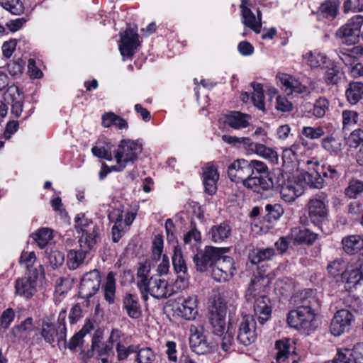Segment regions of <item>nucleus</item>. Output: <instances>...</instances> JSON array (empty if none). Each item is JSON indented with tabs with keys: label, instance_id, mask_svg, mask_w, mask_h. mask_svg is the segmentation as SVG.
Wrapping results in <instances>:
<instances>
[{
	"label": "nucleus",
	"instance_id": "25",
	"mask_svg": "<svg viewBox=\"0 0 363 363\" xmlns=\"http://www.w3.org/2000/svg\"><path fill=\"white\" fill-rule=\"evenodd\" d=\"M74 222L75 228L79 233H82V236L80 238H82L83 237H94V240L96 244L98 233L96 230V227L93 222L86 218L83 213L77 215L74 218Z\"/></svg>",
	"mask_w": 363,
	"mask_h": 363
},
{
	"label": "nucleus",
	"instance_id": "18",
	"mask_svg": "<svg viewBox=\"0 0 363 363\" xmlns=\"http://www.w3.org/2000/svg\"><path fill=\"white\" fill-rule=\"evenodd\" d=\"M308 207L309 218L315 225H319L327 218L325 197L318 196L310 199Z\"/></svg>",
	"mask_w": 363,
	"mask_h": 363
},
{
	"label": "nucleus",
	"instance_id": "47",
	"mask_svg": "<svg viewBox=\"0 0 363 363\" xmlns=\"http://www.w3.org/2000/svg\"><path fill=\"white\" fill-rule=\"evenodd\" d=\"M330 102L325 97H319L313 104L312 110L310 111L315 118H323L329 110Z\"/></svg>",
	"mask_w": 363,
	"mask_h": 363
},
{
	"label": "nucleus",
	"instance_id": "50",
	"mask_svg": "<svg viewBox=\"0 0 363 363\" xmlns=\"http://www.w3.org/2000/svg\"><path fill=\"white\" fill-rule=\"evenodd\" d=\"M267 219L269 222L279 220L284 213L282 206L279 203H269L265 206Z\"/></svg>",
	"mask_w": 363,
	"mask_h": 363
},
{
	"label": "nucleus",
	"instance_id": "53",
	"mask_svg": "<svg viewBox=\"0 0 363 363\" xmlns=\"http://www.w3.org/2000/svg\"><path fill=\"white\" fill-rule=\"evenodd\" d=\"M92 154L100 159H104L108 161L112 160V153L111 147L107 145H96L91 148Z\"/></svg>",
	"mask_w": 363,
	"mask_h": 363
},
{
	"label": "nucleus",
	"instance_id": "48",
	"mask_svg": "<svg viewBox=\"0 0 363 363\" xmlns=\"http://www.w3.org/2000/svg\"><path fill=\"white\" fill-rule=\"evenodd\" d=\"M254 92L251 96V100L253 102L255 106L258 109L264 111V96L263 93V89L261 84L252 83Z\"/></svg>",
	"mask_w": 363,
	"mask_h": 363
},
{
	"label": "nucleus",
	"instance_id": "32",
	"mask_svg": "<svg viewBox=\"0 0 363 363\" xmlns=\"http://www.w3.org/2000/svg\"><path fill=\"white\" fill-rule=\"evenodd\" d=\"M340 3L336 1L326 0L318 8L317 16L319 20L323 18L333 19L337 13Z\"/></svg>",
	"mask_w": 363,
	"mask_h": 363
},
{
	"label": "nucleus",
	"instance_id": "49",
	"mask_svg": "<svg viewBox=\"0 0 363 363\" xmlns=\"http://www.w3.org/2000/svg\"><path fill=\"white\" fill-rule=\"evenodd\" d=\"M0 5L13 15L23 13L24 6L20 0H0Z\"/></svg>",
	"mask_w": 363,
	"mask_h": 363
},
{
	"label": "nucleus",
	"instance_id": "31",
	"mask_svg": "<svg viewBox=\"0 0 363 363\" xmlns=\"http://www.w3.org/2000/svg\"><path fill=\"white\" fill-rule=\"evenodd\" d=\"M231 228L226 223L215 225L210 229L208 236L213 242H222L230 237Z\"/></svg>",
	"mask_w": 363,
	"mask_h": 363
},
{
	"label": "nucleus",
	"instance_id": "26",
	"mask_svg": "<svg viewBox=\"0 0 363 363\" xmlns=\"http://www.w3.org/2000/svg\"><path fill=\"white\" fill-rule=\"evenodd\" d=\"M251 116L240 111H230L225 116V123L234 130H240L250 125Z\"/></svg>",
	"mask_w": 363,
	"mask_h": 363
},
{
	"label": "nucleus",
	"instance_id": "64",
	"mask_svg": "<svg viewBox=\"0 0 363 363\" xmlns=\"http://www.w3.org/2000/svg\"><path fill=\"white\" fill-rule=\"evenodd\" d=\"M249 166L250 167L251 171L250 172V177H254L253 174L255 172L262 174V173H267L268 172V167L267 164L259 160H248Z\"/></svg>",
	"mask_w": 363,
	"mask_h": 363
},
{
	"label": "nucleus",
	"instance_id": "59",
	"mask_svg": "<svg viewBox=\"0 0 363 363\" xmlns=\"http://www.w3.org/2000/svg\"><path fill=\"white\" fill-rule=\"evenodd\" d=\"M149 272L150 270L145 265L140 266L138 269L137 276L138 280L137 285L142 292L144 287L147 285V283L149 282V279H147Z\"/></svg>",
	"mask_w": 363,
	"mask_h": 363
},
{
	"label": "nucleus",
	"instance_id": "3",
	"mask_svg": "<svg viewBox=\"0 0 363 363\" xmlns=\"http://www.w3.org/2000/svg\"><path fill=\"white\" fill-rule=\"evenodd\" d=\"M250 171L248 160L237 159L228 165L227 172L230 181L242 182L244 186L257 193L269 190L274 185L271 178L262 176L250 177Z\"/></svg>",
	"mask_w": 363,
	"mask_h": 363
},
{
	"label": "nucleus",
	"instance_id": "22",
	"mask_svg": "<svg viewBox=\"0 0 363 363\" xmlns=\"http://www.w3.org/2000/svg\"><path fill=\"white\" fill-rule=\"evenodd\" d=\"M177 311L178 315L186 320H193L196 318L197 310V298L195 296H188L186 298L179 299Z\"/></svg>",
	"mask_w": 363,
	"mask_h": 363
},
{
	"label": "nucleus",
	"instance_id": "56",
	"mask_svg": "<svg viewBox=\"0 0 363 363\" xmlns=\"http://www.w3.org/2000/svg\"><path fill=\"white\" fill-rule=\"evenodd\" d=\"M363 191V182L359 180H351L345 189V194L350 199L355 198Z\"/></svg>",
	"mask_w": 363,
	"mask_h": 363
},
{
	"label": "nucleus",
	"instance_id": "33",
	"mask_svg": "<svg viewBox=\"0 0 363 363\" xmlns=\"http://www.w3.org/2000/svg\"><path fill=\"white\" fill-rule=\"evenodd\" d=\"M341 280L343 282L354 286L363 280V274L354 263L351 262L342 272Z\"/></svg>",
	"mask_w": 363,
	"mask_h": 363
},
{
	"label": "nucleus",
	"instance_id": "51",
	"mask_svg": "<svg viewBox=\"0 0 363 363\" xmlns=\"http://www.w3.org/2000/svg\"><path fill=\"white\" fill-rule=\"evenodd\" d=\"M52 231L49 228H41L33 235V238L40 248H44L52 239Z\"/></svg>",
	"mask_w": 363,
	"mask_h": 363
},
{
	"label": "nucleus",
	"instance_id": "39",
	"mask_svg": "<svg viewBox=\"0 0 363 363\" xmlns=\"http://www.w3.org/2000/svg\"><path fill=\"white\" fill-rule=\"evenodd\" d=\"M275 347L277 350L276 360L272 363H289L290 341L289 340H278L276 342Z\"/></svg>",
	"mask_w": 363,
	"mask_h": 363
},
{
	"label": "nucleus",
	"instance_id": "14",
	"mask_svg": "<svg viewBox=\"0 0 363 363\" xmlns=\"http://www.w3.org/2000/svg\"><path fill=\"white\" fill-rule=\"evenodd\" d=\"M101 276L97 269L86 273L82 277L79 286V296L82 298H89L99 289Z\"/></svg>",
	"mask_w": 363,
	"mask_h": 363
},
{
	"label": "nucleus",
	"instance_id": "62",
	"mask_svg": "<svg viewBox=\"0 0 363 363\" xmlns=\"http://www.w3.org/2000/svg\"><path fill=\"white\" fill-rule=\"evenodd\" d=\"M345 262L342 259H336L331 263H330L327 269L328 272L333 277H337L338 275L341 276L342 272L345 269Z\"/></svg>",
	"mask_w": 363,
	"mask_h": 363
},
{
	"label": "nucleus",
	"instance_id": "63",
	"mask_svg": "<svg viewBox=\"0 0 363 363\" xmlns=\"http://www.w3.org/2000/svg\"><path fill=\"white\" fill-rule=\"evenodd\" d=\"M48 262L50 263V266L53 268H57L58 267L61 266L65 259L64 254L60 251L54 250L52 251L48 257Z\"/></svg>",
	"mask_w": 363,
	"mask_h": 363
},
{
	"label": "nucleus",
	"instance_id": "15",
	"mask_svg": "<svg viewBox=\"0 0 363 363\" xmlns=\"http://www.w3.org/2000/svg\"><path fill=\"white\" fill-rule=\"evenodd\" d=\"M308 171L303 174L304 182L311 187L321 189L324 185V179L320 170V162L318 159L312 158L306 160Z\"/></svg>",
	"mask_w": 363,
	"mask_h": 363
},
{
	"label": "nucleus",
	"instance_id": "23",
	"mask_svg": "<svg viewBox=\"0 0 363 363\" xmlns=\"http://www.w3.org/2000/svg\"><path fill=\"white\" fill-rule=\"evenodd\" d=\"M40 335L48 344L54 343L56 340H63L65 337L59 332L49 317H45L42 320Z\"/></svg>",
	"mask_w": 363,
	"mask_h": 363
},
{
	"label": "nucleus",
	"instance_id": "34",
	"mask_svg": "<svg viewBox=\"0 0 363 363\" xmlns=\"http://www.w3.org/2000/svg\"><path fill=\"white\" fill-rule=\"evenodd\" d=\"M275 255V251L272 247L256 248L252 250L248 255L250 262L257 264L262 262L270 260Z\"/></svg>",
	"mask_w": 363,
	"mask_h": 363
},
{
	"label": "nucleus",
	"instance_id": "2",
	"mask_svg": "<svg viewBox=\"0 0 363 363\" xmlns=\"http://www.w3.org/2000/svg\"><path fill=\"white\" fill-rule=\"evenodd\" d=\"M301 306L288 313L289 325L297 330H311L315 328V312L320 307V301L312 291L301 297Z\"/></svg>",
	"mask_w": 363,
	"mask_h": 363
},
{
	"label": "nucleus",
	"instance_id": "38",
	"mask_svg": "<svg viewBox=\"0 0 363 363\" xmlns=\"http://www.w3.org/2000/svg\"><path fill=\"white\" fill-rule=\"evenodd\" d=\"M101 119L102 125L105 128H109L112 125H114L120 130L127 129L128 128L126 120L113 112L106 113L102 116Z\"/></svg>",
	"mask_w": 363,
	"mask_h": 363
},
{
	"label": "nucleus",
	"instance_id": "41",
	"mask_svg": "<svg viewBox=\"0 0 363 363\" xmlns=\"http://www.w3.org/2000/svg\"><path fill=\"white\" fill-rule=\"evenodd\" d=\"M345 96L351 104H356L362 98L363 83L359 82H350L346 89Z\"/></svg>",
	"mask_w": 363,
	"mask_h": 363
},
{
	"label": "nucleus",
	"instance_id": "24",
	"mask_svg": "<svg viewBox=\"0 0 363 363\" xmlns=\"http://www.w3.org/2000/svg\"><path fill=\"white\" fill-rule=\"evenodd\" d=\"M122 308L130 318L138 319L142 315L141 306L137 295L126 293L122 298Z\"/></svg>",
	"mask_w": 363,
	"mask_h": 363
},
{
	"label": "nucleus",
	"instance_id": "37",
	"mask_svg": "<svg viewBox=\"0 0 363 363\" xmlns=\"http://www.w3.org/2000/svg\"><path fill=\"white\" fill-rule=\"evenodd\" d=\"M321 147L330 155H339L342 151V145L340 140L335 138L333 134L328 135L321 140Z\"/></svg>",
	"mask_w": 363,
	"mask_h": 363
},
{
	"label": "nucleus",
	"instance_id": "12",
	"mask_svg": "<svg viewBox=\"0 0 363 363\" xmlns=\"http://www.w3.org/2000/svg\"><path fill=\"white\" fill-rule=\"evenodd\" d=\"M354 320V315L348 310L342 309L337 311L330 323L331 334L334 336H340L348 332Z\"/></svg>",
	"mask_w": 363,
	"mask_h": 363
},
{
	"label": "nucleus",
	"instance_id": "30",
	"mask_svg": "<svg viewBox=\"0 0 363 363\" xmlns=\"http://www.w3.org/2000/svg\"><path fill=\"white\" fill-rule=\"evenodd\" d=\"M341 242L344 252L349 255H354L363 249V238L359 235L345 236Z\"/></svg>",
	"mask_w": 363,
	"mask_h": 363
},
{
	"label": "nucleus",
	"instance_id": "7",
	"mask_svg": "<svg viewBox=\"0 0 363 363\" xmlns=\"http://www.w3.org/2000/svg\"><path fill=\"white\" fill-rule=\"evenodd\" d=\"M362 25L363 16L356 15L340 26L336 30L335 35L347 45L355 44L359 39V33Z\"/></svg>",
	"mask_w": 363,
	"mask_h": 363
},
{
	"label": "nucleus",
	"instance_id": "10",
	"mask_svg": "<svg viewBox=\"0 0 363 363\" xmlns=\"http://www.w3.org/2000/svg\"><path fill=\"white\" fill-rule=\"evenodd\" d=\"M257 337L256 322L252 315H244L239 323L237 341L244 346L255 342Z\"/></svg>",
	"mask_w": 363,
	"mask_h": 363
},
{
	"label": "nucleus",
	"instance_id": "1",
	"mask_svg": "<svg viewBox=\"0 0 363 363\" xmlns=\"http://www.w3.org/2000/svg\"><path fill=\"white\" fill-rule=\"evenodd\" d=\"M227 306L223 297L220 294L213 298L208 321L212 334L220 338V346L223 351L230 350L234 342V334L230 326L226 325Z\"/></svg>",
	"mask_w": 363,
	"mask_h": 363
},
{
	"label": "nucleus",
	"instance_id": "61",
	"mask_svg": "<svg viewBox=\"0 0 363 363\" xmlns=\"http://www.w3.org/2000/svg\"><path fill=\"white\" fill-rule=\"evenodd\" d=\"M350 146L357 147L359 145L363 147V130L357 129L353 130L348 137Z\"/></svg>",
	"mask_w": 363,
	"mask_h": 363
},
{
	"label": "nucleus",
	"instance_id": "4",
	"mask_svg": "<svg viewBox=\"0 0 363 363\" xmlns=\"http://www.w3.org/2000/svg\"><path fill=\"white\" fill-rule=\"evenodd\" d=\"M264 281V278L262 277H255L251 280L245 294L247 301L253 303L255 315L262 325L264 324L272 315L270 300L262 291L265 284Z\"/></svg>",
	"mask_w": 363,
	"mask_h": 363
},
{
	"label": "nucleus",
	"instance_id": "60",
	"mask_svg": "<svg viewBox=\"0 0 363 363\" xmlns=\"http://www.w3.org/2000/svg\"><path fill=\"white\" fill-rule=\"evenodd\" d=\"M358 114L356 111L345 110L342 113L343 128H347L357 121Z\"/></svg>",
	"mask_w": 363,
	"mask_h": 363
},
{
	"label": "nucleus",
	"instance_id": "54",
	"mask_svg": "<svg viewBox=\"0 0 363 363\" xmlns=\"http://www.w3.org/2000/svg\"><path fill=\"white\" fill-rule=\"evenodd\" d=\"M191 230L184 235V242L185 244L193 245L200 242L201 235L200 232L196 229V223L194 220L191 221Z\"/></svg>",
	"mask_w": 363,
	"mask_h": 363
},
{
	"label": "nucleus",
	"instance_id": "52",
	"mask_svg": "<svg viewBox=\"0 0 363 363\" xmlns=\"http://www.w3.org/2000/svg\"><path fill=\"white\" fill-rule=\"evenodd\" d=\"M301 134L311 140H318L325 135V131L322 126H304Z\"/></svg>",
	"mask_w": 363,
	"mask_h": 363
},
{
	"label": "nucleus",
	"instance_id": "45",
	"mask_svg": "<svg viewBox=\"0 0 363 363\" xmlns=\"http://www.w3.org/2000/svg\"><path fill=\"white\" fill-rule=\"evenodd\" d=\"M135 362L138 363H152L156 359V354L149 347L140 348L136 345Z\"/></svg>",
	"mask_w": 363,
	"mask_h": 363
},
{
	"label": "nucleus",
	"instance_id": "9",
	"mask_svg": "<svg viewBox=\"0 0 363 363\" xmlns=\"http://www.w3.org/2000/svg\"><path fill=\"white\" fill-rule=\"evenodd\" d=\"M79 249L71 250L67 253V266L70 269H76L84 262L86 255L95 245L94 237L79 238Z\"/></svg>",
	"mask_w": 363,
	"mask_h": 363
},
{
	"label": "nucleus",
	"instance_id": "16",
	"mask_svg": "<svg viewBox=\"0 0 363 363\" xmlns=\"http://www.w3.org/2000/svg\"><path fill=\"white\" fill-rule=\"evenodd\" d=\"M137 27L128 28L125 33L121 35V44L119 45L121 54L123 57H131L133 56L135 50L139 45L138 35Z\"/></svg>",
	"mask_w": 363,
	"mask_h": 363
},
{
	"label": "nucleus",
	"instance_id": "57",
	"mask_svg": "<svg viewBox=\"0 0 363 363\" xmlns=\"http://www.w3.org/2000/svg\"><path fill=\"white\" fill-rule=\"evenodd\" d=\"M172 264L176 273L187 272V266L180 251H174Z\"/></svg>",
	"mask_w": 363,
	"mask_h": 363
},
{
	"label": "nucleus",
	"instance_id": "46",
	"mask_svg": "<svg viewBox=\"0 0 363 363\" xmlns=\"http://www.w3.org/2000/svg\"><path fill=\"white\" fill-rule=\"evenodd\" d=\"M253 153L272 162H276L278 160V154L274 149L267 147L261 143L256 144Z\"/></svg>",
	"mask_w": 363,
	"mask_h": 363
},
{
	"label": "nucleus",
	"instance_id": "42",
	"mask_svg": "<svg viewBox=\"0 0 363 363\" xmlns=\"http://www.w3.org/2000/svg\"><path fill=\"white\" fill-rule=\"evenodd\" d=\"M280 81L283 86L285 88V91L288 94L296 92L302 94L306 91L307 88L306 86L301 84L298 80L289 75H283L280 78Z\"/></svg>",
	"mask_w": 363,
	"mask_h": 363
},
{
	"label": "nucleus",
	"instance_id": "36",
	"mask_svg": "<svg viewBox=\"0 0 363 363\" xmlns=\"http://www.w3.org/2000/svg\"><path fill=\"white\" fill-rule=\"evenodd\" d=\"M115 273L110 272L106 276V283L102 286L105 300L109 304H113L116 298Z\"/></svg>",
	"mask_w": 363,
	"mask_h": 363
},
{
	"label": "nucleus",
	"instance_id": "13",
	"mask_svg": "<svg viewBox=\"0 0 363 363\" xmlns=\"http://www.w3.org/2000/svg\"><path fill=\"white\" fill-rule=\"evenodd\" d=\"M144 291L149 293L157 299H164L174 294L173 289L167 281L158 276L152 277L149 279V282L143 289V292Z\"/></svg>",
	"mask_w": 363,
	"mask_h": 363
},
{
	"label": "nucleus",
	"instance_id": "27",
	"mask_svg": "<svg viewBox=\"0 0 363 363\" xmlns=\"http://www.w3.org/2000/svg\"><path fill=\"white\" fill-rule=\"evenodd\" d=\"M36 279L30 277L18 279L16 280V291L18 295L29 298L36 291Z\"/></svg>",
	"mask_w": 363,
	"mask_h": 363
},
{
	"label": "nucleus",
	"instance_id": "5",
	"mask_svg": "<svg viewBox=\"0 0 363 363\" xmlns=\"http://www.w3.org/2000/svg\"><path fill=\"white\" fill-rule=\"evenodd\" d=\"M143 152V143L140 140L123 139L114 150V159H118L126 167L138 161Z\"/></svg>",
	"mask_w": 363,
	"mask_h": 363
},
{
	"label": "nucleus",
	"instance_id": "28",
	"mask_svg": "<svg viewBox=\"0 0 363 363\" xmlns=\"http://www.w3.org/2000/svg\"><path fill=\"white\" fill-rule=\"evenodd\" d=\"M33 320L29 317L24 320L20 325L13 327L11 331L12 342L24 340L33 331Z\"/></svg>",
	"mask_w": 363,
	"mask_h": 363
},
{
	"label": "nucleus",
	"instance_id": "29",
	"mask_svg": "<svg viewBox=\"0 0 363 363\" xmlns=\"http://www.w3.org/2000/svg\"><path fill=\"white\" fill-rule=\"evenodd\" d=\"M340 359L349 363H363V342L357 343L352 349H341Z\"/></svg>",
	"mask_w": 363,
	"mask_h": 363
},
{
	"label": "nucleus",
	"instance_id": "17",
	"mask_svg": "<svg viewBox=\"0 0 363 363\" xmlns=\"http://www.w3.org/2000/svg\"><path fill=\"white\" fill-rule=\"evenodd\" d=\"M189 345L193 352L198 354L208 353L211 348L203 333V328L191 325L189 328Z\"/></svg>",
	"mask_w": 363,
	"mask_h": 363
},
{
	"label": "nucleus",
	"instance_id": "21",
	"mask_svg": "<svg viewBox=\"0 0 363 363\" xmlns=\"http://www.w3.org/2000/svg\"><path fill=\"white\" fill-rule=\"evenodd\" d=\"M4 99L11 104V113L19 117L23 111V95L17 86L9 87L4 95Z\"/></svg>",
	"mask_w": 363,
	"mask_h": 363
},
{
	"label": "nucleus",
	"instance_id": "44",
	"mask_svg": "<svg viewBox=\"0 0 363 363\" xmlns=\"http://www.w3.org/2000/svg\"><path fill=\"white\" fill-rule=\"evenodd\" d=\"M241 21L245 26H247L255 31L256 33H260V25L257 23L255 15L250 9L242 11Z\"/></svg>",
	"mask_w": 363,
	"mask_h": 363
},
{
	"label": "nucleus",
	"instance_id": "19",
	"mask_svg": "<svg viewBox=\"0 0 363 363\" xmlns=\"http://www.w3.org/2000/svg\"><path fill=\"white\" fill-rule=\"evenodd\" d=\"M289 238L294 245L306 244L311 245L318 239V235L308 229L295 227L291 229Z\"/></svg>",
	"mask_w": 363,
	"mask_h": 363
},
{
	"label": "nucleus",
	"instance_id": "40",
	"mask_svg": "<svg viewBox=\"0 0 363 363\" xmlns=\"http://www.w3.org/2000/svg\"><path fill=\"white\" fill-rule=\"evenodd\" d=\"M103 333L101 331H96L92 337V347L95 349L96 353L99 357L108 355L113 351L112 345L101 342Z\"/></svg>",
	"mask_w": 363,
	"mask_h": 363
},
{
	"label": "nucleus",
	"instance_id": "43",
	"mask_svg": "<svg viewBox=\"0 0 363 363\" xmlns=\"http://www.w3.org/2000/svg\"><path fill=\"white\" fill-rule=\"evenodd\" d=\"M323 79L328 85H335L338 83L340 79V71L337 65L330 61L325 67Z\"/></svg>",
	"mask_w": 363,
	"mask_h": 363
},
{
	"label": "nucleus",
	"instance_id": "58",
	"mask_svg": "<svg viewBox=\"0 0 363 363\" xmlns=\"http://www.w3.org/2000/svg\"><path fill=\"white\" fill-rule=\"evenodd\" d=\"M116 350L118 359L119 361H123L126 359L130 354L135 353L136 345H131L128 347H125L121 342H117Z\"/></svg>",
	"mask_w": 363,
	"mask_h": 363
},
{
	"label": "nucleus",
	"instance_id": "35",
	"mask_svg": "<svg viewBox=\"0 0 363 363\" xmlns=\"http://www.w3.org/2000/svg\"><path fill=\"white\" fill-rule=\"evenodd\" d=\"M307 65L312 69L322 67L324 65H328L330 62L328 57L316 50L310 51L303 55Z\"/></svg>",
	"mask_w": 363,
	"mask_h": 363
},
{
	"label": "nucleus",
	"instance_id": "20",
	"mask_svg": "<svg viewBox=\"0 0 363 363\" xmlns=\"http://www.w3.org/2000/svg\"><path fill=\"white\" fill-rule=\"evenodd\" d=\"M218 179L219 174L215 165L208 163L203 168V185L206 192L209 195L216 192Z\"/></svg>",
	"mask_w": 363,
	"mask_h": 363
},
{
	"label": "nucleus",
	"instance_id": "6",
	"mask_svg": "<svg viewBox=\"0 0 363 363\" xmlns=\"http://www.w3.org/2000/svg\"><path fill=\"white\" fill-rule=\"evenodd\" d=\"M266 178H271L273 182V186L269 189H272L274 186H279L280 194L281 199L286 202H292L303 193L302 186L293 181L288 180L285 182L282 172L279 169L272 174H268Z\"/></svg>",
	"mask_w": 363,
	"mask_h": 363
},
{
	"label": "nucleus",
	"instance_id": "8",
	"mask_svg": "<svg viewBox=\"0 0 363 363\" xmlns=\"http://www.w3.org/2000/svg\"><path fill=\"white\" fill-rule=\"evenodd\" d=\"M228 251L227 247H206L203 250L198 252L194 257L196 269L202 272L207 271L208 268L213 267L221 255Z\"/></svg>",
	"mask_w": 363,
	"mask_h": 363
},
{
	"label": "nucleus",
	"instance_id": "55",
	"mask_svg": "<svg viewBox=\"0 0 363 363\" xmlns=\"http://www.w3.org/2000/svg\"><path fill=\"white\" fill-rule=\"evenodd\" d=\"M320 170L324 177L337 179L341 175L340 166H331L330 164H320Z\"/></svg>",
	"mask_w": 363,
	"mask_h": 363
},
{
	"label": "nucleus",
	"instance_id": "11",
	"mask_svg": "<svg viewBox=\"0 0 363 363\" xmlns=\"http://www.w3.org/2000/svg\"><path fill=\"white\" fill-rule=\"evenodd\" d=\"M235 270L233 259L221 255L213 267L212 277L218 282H225L233 277Z\"/></svg>",
	"mask_w": 363,
	"mask_h": 363
}]
</instances>
